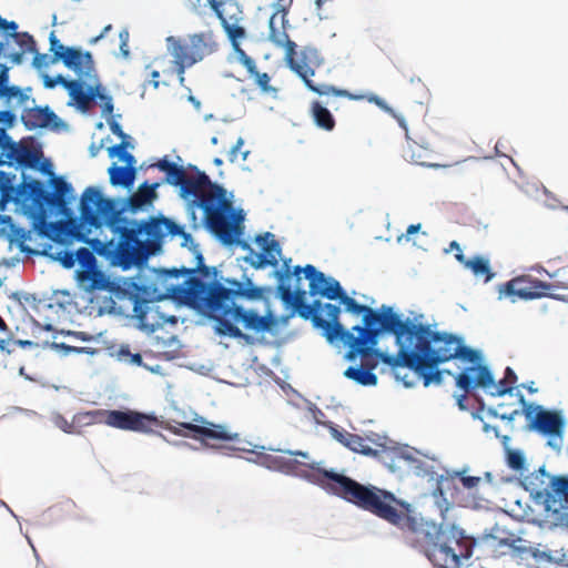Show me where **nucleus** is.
Masks as SVG:
<instances>
[{"label":"nucleus","mask_w":568,"mask_h":568,"mask_svg":"<svg viewBox=\"0 0 568 568\" xmlns=\"http://www.w3.org/2000/svg\"><path fill=\"white\" fill-rule=\"evenodd\" d=\"M566 475L567 474H551L547 470L546 464L539 466L528 476L532 479V485H530L528 489L531 500L536 505L544 506V508L556 504L558 498L552 496L554 490L551 484L557 476Z\"/></svg>","instance_id":"nucleus-20"},{"label":"nucleus","mask_w":568,"mask_h":568,"mask_svg":"<svg viewBox=\"0 0 568 568\" xmlns=\"http://www.w3.org/2000/svg\"><path fill=\"white\" fill-rule=\"evenodd\" d=\"M336 302L339 303L342 312L355 317H364V315L371 316L372 312L375 310V307L365 305L356 301L353 296H349L345 288L344 292H342L341 296L336 300Z\"/></svg>","instance_id":"nucleus-42"},{"label":"nucleus","mask_w":568,"mask_h":568,"mask_svg":"<svg viewBox=\"0 0 568 568\" xmlns=\"http://www.w3.org/2000/svg\"><path fill=\"white\" fill-rule=\"evenodd\" d=\"M159 187H154L153 183H150L148 180L141 182L138 187L134 190L136 200L140 201H150L152 200V209H154V202L159 200Z\"/></svg>","instance_id":"nucleus-60"},{"label":"nucleus","mask_w":568,"mask_h":568,"mask_svg":"<svg viewBox=\"0 0 568 568\" xmlns=\"http://www.w3.org/2000/svg\"><path fill=\"white\" fill-rule=\"evenodd\" d=\"M210 186L214 190V201H219V207L221 211L230 210L234 203V192L229 191L222 183L213 181Z\"/></svg>","instance_id":"nucleus-53"},{"label":"nucleus","mask_w":568,"mask_h":568,"mask_svg":"<svg viewBox=\"0 0 568 568\" xmlns=\"http://www.w3.org/2000/svg\"><path fill=\"white\" fill-rule=\"evenodd\" d=\"M230 19L233 21L232 23L225 18L220 24L223 29L231 47L241 45V42L247 37L246 30L240 22L243 20L242 16L232 14Z\"/></svg>","instance_id":"nucleus-41"},{"label":"nucleus","mask_w":568,"mask_h":568,"mask_svg":"<svg viewBox=\"0 0 568 568\" xmlns=\"http://www.w3.org/2000/svg\"><path fill=\"white\" fill-rule=\"evenodd\" d=\"M272 293L273 286L271 285H257L254 282H250L246 286H239L237 278L223 276L214 305L240 304L239 301L252 303L267 302Z\"/></svg>","instance_id":"nucleus-14"},{"label":"nucleus","mask_w":568,"mask_h":568,"mask_svg":"<svg viewBox=\"0 0 568 568\" xmlns=\"http://www.w3.org/2000/svg\"><path fill=\"white\" fill-rule=\"evenodd\" d=\"M306 280V264L287 266L282 268L280 278H277V285L273 288V296L278 300L285 310L290 308V292L296 282H303Z\"/></svg>","instance_id":"nucleus-24"},{"label":"nucleus","mask_w":568,"mask_h":568,"mask_svg":"<svg viewBox=\"0 0 568 568\" xmlns=\"http://www.w3.org/2000/svg\"><path fill=\"white\" fill-rule=\"evenodd\" d=\"M237 261H243L256 271H263L268 267L270 262L265 260L263 252H256L250 248L245 256H241Z\"/></svg>","instance_id":"nucleus-62"},{"label":"nucleus","mask_w":568,"mask_h":568,"mask_svg":"<svg viewBox=\"0 0 568 568\" xmlns=\"http://www.w3.org/2000/svg\"><path fill=\"white\" fill-rule=\"evenodd\" d=\"M196 325L212 324L214 334L219 337L244 341L248 346L255 343L252 334L244 333L243 328L257 336V341L265 342V317L254 307H245L243 304L214 305L204 318H199Z\"/></svg>","instance_id":"nucleus-2"},{"label":"nucleus","mask_w":568,"mask_h":568,"mask_svg":"<svg viewBox=\"0 0 568 568\" xmlns=\"http://www.w3.org/2000/svg\"><path fill=\"white\" fill-rule=\"evenodd\" d=\"M455 345L452 346L456 351H452V353H456L455 359L460 361L466 364L459 372H455L450 368L444 367L440 368L442 376H452L455 379V385L458 390L470 392L474 387V379L477 372L478 364L474 361L476 357V353H483L481 348L474 347L466 343V338L463 334L452 333L449 336Z\"/></svg>","instance_id":"nucleus-13"},{"label":"nucleus","mask_w":568,"mask_h":568,"mask_svg":"<svg viewBox=\"0 0 568 568\" xmlns=\"http://www.w3.org/2000/svg\"><path fill=\"white\" fill-rule=\"evenodd\" d=\"M17 174L14 172H7L0 170V194H13L17 190Z\"/></svg>","instance_id":"nucleus-64"},{"label":"nucleus","mask_w":568,"mask_h":568,"mask_svg":"<svg viewBox=\"0 0 568 568\" xmlns=\"http://www.w3.org/2000/svg\"><path fill=\"white\" fill-rule=\"evenodd\" d=\"M186 179H184V173L175 171V170H168L166 172H164V176L161 180L153 182V185H154V187L170 185L173 189H176Z\"/></svg>","instance_id":"nucleus-63"},{"label":"nucleus","mask_w":568,"mask_h":568,"mask_svg":"<svg viewBox=\"0 0 568 568\" xmlns=\"http://www.w3.org/2000/svg\"><path fill=\"white\" fill-rule=\"evenodd\" d=\"M306 467L312 471H317L324 479L336 484L341 491H343V479L351 478L345 474L346 470L344 468L338 469L325 467L324 460L308 463Z\"/></svg>","instance_id":"nucleus-43"},{"label":"nucleus","mask_w":568,"mask_h":568,"mask_svg":"<svg viewBox=\"0 0 568 568\" xmlns=\"http://www.w3.org/2000/svg\"><path fill=\"white\" fill-rule=\"evenodd\" d=\"M505 463L508 468L524 476L529 470V460L526 452L521 448H514L505 454Z\"/></svg>","instance_id":"nucleus-46"},{"label":"nucleus","mask_w":568,"mask_h":568,"mask_svg":"<svg viewBox=\"0 0 568 568\" xmlns=\"http://www.w3.org/2000/svg\"><path fill=\"white\" fill-rule=\"evenodd\" d=\"M184 209L189 225L193 231L203 227L205 231L212 232V225L209 221V217H202L201 221L197 220L196 211L199 210V206L196 203L189 204L187 206H184Z\"/></svg>","instance_id":"nucleus-56"},{"label":"nucleus","mask_w":568,"mask_h":568,"mask_svg":"<svg viewBox=\"0 0 568 568\" xmlns=\"http://www.w3.org/2000/svg\"><path fill=\"white\" fill-rule=\"evenodd\" d=\"M425 344L420 348V357L413 363V373L415 375L414 381H420L424 387L442 386L445 382L440 373V365L449 363L455 359L456 351L453 345L454 341L448 336H452V332L438 331L433 325L429 326V332Z\"/></svg>","instance_id":"nucleus-5"},{"label":"nucleus","mask_w":568,"mask_h":568,"mask_svg":"<svg viewBox=\"0 0 568 568\" xmlns=\"http://www.w3.org/2000/svg\"><path fill=\"white\" fill-rule=\"evenodd\" d=\"M567 424L568 419L564 410L546 407V410L540 414L537 420L538 428L532 429L531 433L547 438L546 445L556 452H560L564 445Z\"/></svg>","instance_id":"nucleus-16"},{"label":"nucleus","mask_w":568,"mask_h":568,"mask_svg":"<svg viewBox=\"0 0 568 568\" xmlns=\"http://www.w3.org/2000/svg\"><path fill=\"white\" fill-rule=\"evenodd\" d=\"M308 290L302 286V282H296L290 292V307L297 312V316L304 321L312 317L314 302H308Z\"/></svg>","instance_id":"nucleus-33"},{"label":"nucleus","mask_w":568,"mask_h":568,"mask_svg":"<svg viewBox=\"0 0 568 568\" xmlns=\"http://www.w3.org/2000/svg\"><path fill=\"white\" fill-rule=\"evenodd\" d=\"M466 270L470 271L476 278L485 283L491 282L496 277L490 263V258L484 254H475L469 257Z\"/></svg>","instance_id":"nucleus-39"},{"label":"nucleus","mask_w":568,"mask_h":568,"mask_svg":"<svg viewBox=\"0 0 568 568\" xmlns=\"http://www.w3.org/2000/svg\"><path fill=\"white\" fill-rule=\"evenodd\" d=\"M375 367L365 368L361 364L352 363V365L347 366L343 376L346 379L354 382L356 385L365 386V387H374L378 384V376L375 373Z\"/></svg>","instance_id":"nucleus-35"},{"label":"nucleus","mask_w":568,"mask_h":568,"mask_svg":"<svg viewBox=\"0 0 568 568\" xmlns=\"http://www.w3.org/2000/svg\"><path fill=\"white\" fill-rule=\"evenodd\" d=\"M124 195H105L98 214V220H103L112 235L128 244H143L154 214L142 219L124 215Z\"/></svg>","instance_id":"nucleus-7"},{"label":"nucleus","mask_w":568,"mask_h":568,"mask_svg":"<svg viewBox=\"0 0 568 568\" xmlns=\"http://www.w3.org/2000/svg\"><path fill=\"white\" fill-rule=\"evenodd\" d=\"M285 62L287 68L304 83L306 80H312L311 78L315 75V69L308 65L307 60L300 59V62L294 61L291 57L285 55Z\"/></svg>","instance_id":"nucleus-52"},{"label":"nucleus","mask_w":568,"mask_h":568,"mask_svg":"<svg viewBox=\"0 0 568 568\" xmlns=\"http://www.w3.org/2000/svg\"><path fill=\"white\" fill-rule=\"evenodd\" d=\"M201 428L202 424L197 422L183 420L176 423V430H174V435H179L182 437H191L194 439H201Z\"/></svg>","instance_id":"nucleus-57"},{"label":"nucleus","mask_w":568,"mask_h":568,"mask_svg":"<svg viewBox=\"0 0 568 568\" xmlns=\"http://www.w3.org/2000/svg\"><path fill=\"white\" fill-rule=\"evenodd\" d=\"M395 308V305L383 304L379 307H375L371 316L364 315V317H361V324H355L351 328H347L343 324V328L338 329L334 337H328V345L333 347H339L343 345L345 348V353L343 355L344 361L348 363L358 362L361 359V353H358V348L368 337L367 331L369 332V326L367 323L377 317L376 313L388 317Z\"/></svg>","instance_id":"nucleus-12"},{"label":"nucleus","mask_w":568,"mask_h":568,"mask_svg":"<svg viewBox=\"0 0 568 568\" xmlns=\"http://www.w3.org/2000/svg\"><path fill=\"white\" fill-rule=\"evenodd\" d=\"M547 518H551L549 529L562 528L568 531V498L556 500V504L544 508Z\"/></svg>","instance_id":"nucleus-40"},{"label":"nucleus","mask_w":568,"mask_h":568,"mask_svg":"<svg viewBox=\"0 0 568 568\" xmlns=\"http://www.w3.org/2000/svg\"><path fill=\"white\" fill-rule=\"evenodd\" d=\"M342 485L343 491L329 493L393 526H398L403 518L399 515V507H409L407 500L398 498L392 490L369 483L363 484L354 478H344Z\"/></svg>","instance_id":"nucleus-3"},{"label":"nucleus","mask_w":568,"mask_h":568,"mask_svg":"<svg viewBox=\"0 0 568 568\" xmlns=\"http://www.w3.org/2000/svg\"><path fill=\"white\" fill-rule=\"evenodd\" d=\"M474 361L478 364L474 379L473 390L481 389L485 394L493 397L517 396L524 394L519 386H504L496 379L495 372L488 362L485 353H476Z\"/></svg>","instance_id":"nucleus-15"},{"label":"nucleus","mask_w":568,"mask_h":568,"mask_svg":"<svg viewBox=\"0 0 568 568\" xmlns=\"http://www.w3.org/2000/svg\"><path fill=\"white\" fill-rule=\"evenodd\" d=\"M525 275H517L514 278L500 283L497 285L498 300H509L510 303L515 304L518 300L528 302L527 286L517 288L516 284L525 283Z\"/></svg>","instance_id":"nucleus-36"},{"label":"nucleus","mask_w":568,"mask_h":568,"mask_svg":"<svg viewBox=\"0 0 568 568\" xmlns=\"http://www.w3.org/2000/svg\"><path fill=\"white\" fill-rule=\"evenodd\" d=\"M517 403L520 406V408L515 409L511 413H503L500 419L505 422L506 426L509 427L510 432H514L516 417L523 415L525 416L526 424L521 427V430L525 433H531L532 429L538 428L537 420L540 417V414H542V412L546 410V406L537 402L527 399L525 394L518 395Z\"/></svg>","instance_id":"nucleus-21"},{"label":"nucleus","mask_w":568,"mask_h":568,"mask_svg":"<svg viewBox=\"0 0 568 568\" xmlns=\"http://www.w3.org/2000/svg\"><path fill=\"white\" fill-rule=\"evenodd\" d=\"M156 272V280L162 284L164 291L166 292V286H170L169 283L171 280H180L182 278V265L180 267H158L153 268Z\"/></svg>","instance_id":"nucleus-58"},{"label":"nucleus","mask_w":568,"mask_h":568,"mask_svg":"<svg viewBox=\"0 0 568 568\" xmlns=\"http://www.w3.org/2000/svg\"><path fill=\"white\" fill-rule=\"evenodd\" d=\"M31 169L43 176L52 178L50 181H53L55 176H58L52 160L47 156L34 158Z\"/></svg>","instance_id":"nucleus-61"},{"label":"nucleus","mask_w":568,"mask_h":568,"mask_svg":"<svg viewBox=\"0 0 568 568\" xmlns=\"http://www.w3.org/2000/svg\"><path fill=\"white\" fill-rule=\"evenodd\" d=\"M80 243L83 246L73 250V239L64 240L63 245L72 258L71 264L62 263L65 268H71L75 262H89L95 255H101L103 242L98 236H85Z\"/></svg>","instance_id":"nucleus-27"},{"label":"nucleus","mask_w":568,"mask_h":568,"mask_svg":"<svg viewBox=\"0 0 568 568\" xmlns=\"http://www.w3.org/2000/svg\"><path fill=\"white\" fill-rule=\"evenodd\" d=\"M105 196L102 185H89L84 187L75 203L80 217L84 221L98 220V214Z\"/></svg>","instance_id":"nucleus-25"},{"label":"nucleus","mask_w":568,"mask_h":568,"mask_svg":"<svg viewBox=\"0 0 568 568\" xmlns=\"http://www.w3.org/2000/svg\"><path fill=\"white\" fill-rule=\"evenodd\" d=\"M310 115L312 118L313 124L327 132H332L335 128V118L333 113L327 108L326 103L322 101L314 100L310 108Z\"/></svg>","instance_id":"nucleus-38"},{"label":"nucleus","mask_w":568,"mask_h":568,"mask_svg":"<svg viewBox=\"0 0 568 568\" xmlns=\"http://www.w3.org/2000/svg\"><path fill=\"white\" fill-rule=\"evenodd\" d=\"M424 315L420 314L418 317H414L407 322L405 328L396 335L395 346L397 353H389L385 349V353L377 361L378 363L388 366L394 375L397 383H402L407 389L416 387V381L409 379L408 374H400V368H408L413 372V363L420 357V348L427 339L430 324L423 323L419 318Z\"/></svg>","instance_id":"nucleus-4"},{"label":"nucleus","mask_w":568,"mask_h":568,"mask_svg":"<svg viewBox=\"0 0 568 568\" xmlns=\"http://www.w3.org/2000/svg\"><path fill=\"white\" fill-rule=\"evenodd\" d=\"M306 281L308 293L314 301H335L344 292L341 282L329 274H325L313 264H306Z\"/></svg>","instance_id":"nucleus-17"},{"label":"nucleus","mask_w":568,"mask_h":568,"mask_svg":"<svg viewBox=\"0 0 568 568\" xmlns=\"http://www.w3.org/2000/svg\"><path fill=\"white\" fill-rule=\"evenodd\" d=\"M21 182L17 185L14 202L26 209L44 205L64 216L74 214L77 194L65 175H58L53 181H43L24 172L27 164L19 163Z\"/></svg>","instance_id":"nucleus-1"},{"label":"nucleus","mask_w":568,"mask_h":568,"mask_svg":"<svg viewBox=\"0 0 568 568\" xmlns=\"http://www.w3.org/2000/svg\"><path fill=\"white\" fill-rule=\"evenodd\" d=\"M193 255L192 262L194 266L202 270V277L207 280H223L222 265H206L201 246L190 251Z\"/></svg>","instance_id":"nucleus-44"},{"label":"nucleus","mask_w":568,"mask_h":568,"mask_svg":"<svg viewBox=\"0 0 568 568\" xmlns=\"http://www.w3.org/2000/svg\"><path fill=\"white\" fill-rule=\"evenodd\" d=\"M99 416L101 422L109 427L154 435L166 440L165 435L151 427V425H159L158 415L154 412H141L128 406H120L115 409H101Z\"/></svg>","instance_id":"nucleus-8"},{"label":"nucleus","mask_w":568,"mask_h":568,"mask_svg":"<svg viewBox=\"0 0 568 568\" xmlns=\"http://www.w3.org/2000/svg\"><path fill=\"white\" fill-rule=\"evenodd\" d=\"M409 507H399V515L403 517L397 527L406 525L413 532H422L426 536L427 531L436 530L438 523L434 519H427L422 513L417 511V507L408 503Z\"/></svg>","instance_id":"nucleus-28"},{"label":"nucleus","mask_w":568,"mask_h":568,"mask_svg":"<svg viewBox=\"0 0 568 568\" xmlns=\"http://www.w3.org/2000/svg\"><path fill=\"white\" fill-rule=\"evenodd\" d=\"M525 283H529V286H527L528 302L548 297L552 291V285L546 281L532 277L531 275H525Z\"/></svg>","instance_id":"nucleus-48"},{"label":"nucleus","mask_w":568,"mask_h":568,"mask_svg":"<svg viewBox=\"0 0 568 568\" xmlns=\"http://www.w3.org/2000/svg\"><path fill=\"white\" fill-rule=\"evenodd\" d=\"M447 479V476L436 474L435 486L430 491V496L435 499L434 506L438 508L443 520L450 519V511L455 509V503L447 497V489L445 488Z\"/></svg>","instance_id":"nucleus-32"},{"label":"nucleus","mask_w":568,"mask_h":568,"mask_svg":"<svg viewBox=\"0 0 568 568\" xmlns=\"http://www.w3.org/2000/svg\"><path fill=\"white\" fill-rule=\"evenodd\" d=\"M196 418L194 422L201 423V439H211L216 442H237L240 440V434L230 430L227 424H215L200 414H194Z\"/></svg>","instance_id":"nucleus-29"},{"label":"nucleus","mask_w":568,"mask_h":568,"mask_svg":"<svg viewBox=\"0 0 568 568\" xmlns=\"http://www.w3.org/2000/svg\"><path fill=\"white\" fill-rule=\"evenodd\" d=\"M121 161L124 165L112 162L108 168L109 183L114 189L132 191L139 178V172L146 168V162L144 161L136 166V158L130 152H123L121 154Z\"/></svg>","instance_id":"nucleus-18"},{"label":"nucleus","mask_w":568,"mask_h":568,"mask_svg":"<svg viewBox=\"0 0 568 568\" xmlns=\"http://www.w3.org/2000/svg\"><path fill=\"white\" fill-rule=\"evenodd\" d=\"M24 92L27 93V98L23 102H13L11 108L2 109V114L0 115V138L8 151V158H12L19 149V143L12 139L8 131L20 123V114L30 116V113L34 112L43 116L47 121L54 113L49 104L37 103L36 99L32 97L31 87H27V91Z\"/></svg>","instance_id":"nucleus-9"},{"label":"nucleus","mask_w":568,"mask_h":568,"mask_svg":"<svg viewBox=\"0 0 568 568\" xmlns=\"http://www.w3.org/2000/svg\"><path fill=\"white\" fill-rule=\"evenodd\" d=\"M250 79L254 81L262 94L271 95L272 98L277 99L278 89L270 84L271 77L268 73L260 72L257 70L250 77Z\"/></svg>","instance_id":"nucleus-55"},{"label":"nucleus","mask_w":568,"mask_h":568,"mask_svg":"<svg viewBox=\"0 0 568 568\" xmlns=\"http://www.w3.org/2000/svg\"><path fill=\"white\" fill-rule=\"evenodd\" d=\"M129 287L133 294V301L154 304L170 297L168 293L161 292L158 287L156 275L153 277L148 274H138L134 277H128Z\"/></svg>","instance_id":"nucleus-22"},{"label":"nucleus","mask_w":568,"mask_h":568,"mask_svg":"<svg viewBox=\"0 0 568 568\" xmlns=\"http://www.w3.org/2000/svg\"><path fill=\"white\" fill-rule=\"evenodd\" d=\"M10 70L11 67L7 65V63H0V115L2 114V109H9L13 105V102H23L27 98L24 92L27 87H21L10 81Z\"/></svg>","instance_id":"nucleus-26"},{"label":"nucleus","mask_w":568,"mask_h":568,"mask_svg":"<svg viewBox=\"0 0 568 568\" xmlns=\"http://www.w3.org/2000/svg\"><path fill=\"white\" fill-rule=\"evenodd\" d=\"M85 79L92 81V84H85L83 94L89 95L92 100L97 101L101 108V116L110 115L114 110L113 97L103 84L100 82L97 73L92 72Z\"/></svg>","instance_id":"nucleus-30"},{"label":"nucleus","mask_w":568,"mask_h":568,"mask_svg":"<svg viewBox=\"0 0 568 568\" xmlns=\"http://www.w3.org/2000/svg\"><path fill=\"white\" fill-rule=\"evenodd\" d=\"M178 197L183 201L184 206L189 204H194L197 201V196L195 195V182L192 180H185L180 186L174 189Z\"/></svg>","instance_id":"nucleus-59"},{"label":"nucleus","mask_w":568,"mask_h":568,"mask_svg":"<svg viewBox=\"0 0 568 568\" xmlns=\"http://www.w3.org/2000/svg\"><path fill=\"white\" fill-rule=\"evenodd\" d=\"M134 189L132 191H126L124 199L126 204L124 205V214L128 213L132 216L139 213H149L152 209V200L150 201H140L133 196Z\"/></svg>","instance_id":"nucleus-51"},{"label":"nucleus","mask_w":568,"mask_h":568,"mask_svg":"<svg viewBox=\"0 0 568 568\" xmlns=\"http://www.w3.org/2000/svg\"><path fill=\"white\" fill-rule=\"evenodd\" d=\"M20 123L23 125L26 131H33L34 138L42 136L45 130H50L52 132L71 131V125L55 112L47 120V123H37L32 121L30 116L20 114Z\"/></svg>","instance_id":"nucleus-31"},{"label":"nucleus","mask_w":568,"mask_h":568,"mask_svg":"<svg viewBox=\"0 0 568 568\" xmlns=\"http://www.w3.org/2000/svg\"><path fill=\"white\" fill-rule=\"evenodd\" d=\"M489 539H497V537L493 532H484L480 538H474L473 541H466L462 539L453 541V547L456 548L457 555H464L467 557L469 554L471 559L474 549L480 546L483 542L489 541Z\"/></svg>","instance_id":"nucleus-49"},{"label":"nucleus","mask_w":568,"mask_h":568,"mask_svg":"<svg viewBox=\"0 0 568 568\" xmlns=\"http://www.w3.org/2000/svg\"><path fill=\"white\" fill-rule=\"evenodd\" d=\"M293 6V0H274L270 3V8L272 9V13L267 19V37L266 40L273 43L274 45H281L284 43L283 41L277 40V28L275 26L276 17L284 16L285 13H290V10Z\"/></svg>","instance_id":"nucleus-37"},{"label":"nucleus","mask_w":568,"mask_h":568,"mask_svg":"<svg viewBox=\"0 0 568 568\" xmlns=\"http://www.w3.org/2000/svg\"><path fill=\"white\" fill-rule=\"evenodd\" d=\"M175 237L181 240L180 246L187 251L200 246L193 235L186 231L184 224L180 223L175 217L159 211L154 214L143 244H154L156 246L155 253L162 254L165 244Z\"/></svg>","instance_id":"nucleus-10"},{"label":"nucleus","mask_w":568,"mask_h":568,"mask_svg":"<svg viewBox=\"0 0 568 568\" xmlns=\"http://www.w3.org/2000/svg\"><path fill=\"white\" fill-rule=\"evenodd\" d=\"M27 52L33 54L32 68L39 73V75L47 73V70L51 64L58 63L55 58H52L48 53H40L37 49L29 48L27 49Z\"/></svg>","instance_id":"nucleus-54"},{"label":"nucleus","mask_w":568,"mask_h":568,"mask_svg":"<svg viewBox=\"0 0 568 568\" xmlns=\"http://www.w3.org/2000/svg\"><path fill=\"white\" fill-rule=\"evenodd\" d=\"M342 307L338 302L335 304L329 302L314 301V308L312 317L313 327L321 331V335L325 337L328 343V337H334L338 329L343 328V323L339 320Z\"/></svg>","instance_id":"nucleus-19"},{"label":"nucleus","mask_w":568,"mask_h":568,"mask_svg":"<svg viewBox=\"0 0 568 568\" xmlns=\"http://www.w3.org/2000/svg\"><path fill=\"white\" fill-rule=\"evenodd\" d=\"M55 61H58V63H62L80 79H85L94 72V60L92 53L80 45H70L62 57L55 58Z\"/></svg>","instance_id":"nucleus-23"},{"label":"nucleus","mask_w":568,"mask_h":568,"mask_svg":"<svg viewBox=\"0 0 568 568\" xmlns=\"http://www.w3.org/2000/svg\"><path fill=\"white\" fill-rule=\"evenodd\" d=\"M376 314L377 317L367 323L369 326L368 337L358 348V353H361V359L365 356H371L375 359L382 357L385 353V349L379 347L381 341L390 336L396 339V335L399 334L402 327L405 328L407 322L412 320L410 317H406L404 313L398 308H395L388 317H385L379 313Z\"/></svg>","instance_id":"nucleus-11"},{"label":"nucleus","mask_w":568,"mask_h":568,"mask_svg":"<svg viewBox=\"0 0 568 568\" xmlns=\"http://www.w3.org/2000/svg\"><path fill=\"white\" fill-rule=\"evenodd\" d=\"M182 283L170 284L166 293L178 305L194 310L199 318H204L214 306L220 282L202 277V270L182 265Z\"/></svg>","instance_id":"nucleus-6"},{"label":"nucleus","mask_w":568,"mask_h":568,"mask_svg":"<svg viewBox=\"0 0 568 568\" xmlns=\"http://www.w3.org/2000/svg\"><path fill=\"white\" fill-rule=\"evenodd\" d=\"M28 237L29 232L17 223L11 215L0 213V239L10 243L19 242L22 246Z\"/></svg>","instance_id":"nucleus-34"},{"label":"nucleus","mask_w":568,"mask_h":568,"mask_svg":"<svg viewBox=\"0 0 568 568\" xmlns=\"http://www.w3.org/2000/svg\"><path fill=\"white\" fill-rule=\"evenodd\" d=\"M326 426L329 430L332 438L335 439L337 443L342 444L344 447L348 448L349 450H355L356 445L361 446L359 435L348 433L342 426L333 422H327Z\"/></svg>","instance_id":"nucleus-45"},{"label":"nucleus","mask_w":568,"mask_h":568,"mask_svg":"<svg viewBox=\"0 0 568 568\" xmlns=\"http://www.w3.org/2000/svg\"><path fill=\"white\" fill-rule=\"evenodd\" d=\"M288 13H285L284 16H281V29L282 31L277 30V40L283 41L285 43H282L281 45H276L277 48L284 49L285 55L291 57L295 54L297 44L292 41L287 34V30L294 29V27L288 21Z\"/></svg>","instance_id":"nucleus-50"},{"label":"nucleus","mask_w":568,"mask_h":568,"mask_svg":"<svg viewBox=\"0 0 568 568\" xmlns=\"http://www.w3.org/2000/svg\"><path fill=\"white\" fill-rule=\"evenodd\" d=\"M286 313L281 315H271L265 318V334L268 333L272 336H277L280 331L284 327H286L290 323V320L292 317L297 316V312L292 310L291 307L288 310H285Z\"/></svg>","instance_id":"nucleus-47"}]
</instances>
